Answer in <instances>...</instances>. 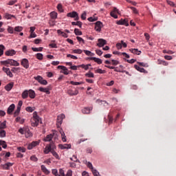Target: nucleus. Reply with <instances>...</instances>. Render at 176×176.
<instances>
[{
	"label": "nucleus",
	"instance_id": "f257e3e1",
	"mask_svg": "<svg viewBox=\"0 0 176 176\" xmlns=\"http://www.w3.org/2000/svg\"><path fill=\"white\" fill-rule=\"evenodd\" d=\"M1 64L2 65H5L6 67H9L8 65H12L14 67H19V65H20V63L17 62V60L13 59H7L6 60H1Z\"/></svg>",
	"mask_w": 176,
	"mask_h": 176
},
{
	"label": "nucleus",
	"instance_id": "f03ea898",
	"mask_svg": "<svg viewBox=\"0 0 176 176\" xmlns=\"http://www.w3.org/2000/svg\"><path fill=\"white\" fill-rule=\"evenodd\" d=\"M19 133L22 135L25 134L26 138H30V137H32V133L30 131V128L25 126L23 128H20L19 129Z\"/></svg>",
	"mask_w": 176,
	"mask_h": 176
},
{
	"label": "nucleus",
	"instance_id": "7ed1b4c3",
	"mask_svg": "<svg viewBox=\"0 0 176 176\" xmlns=\"http://www.w3.org/2000/svg\"><path fill=\"white\" fill-rule=\"evenodd\" d=\"M39 122H41V118L38 116V113L36 111H34L33 113L32 126L33 127H36L39 124Z\"/></svg>",
	"mask_w": 176,
	"mask_h": 176
},
{
	"label": "nucleus",
	"instance_id": "20e7f679",
	"mask_svg": "<svg viewBox=\"0 0 176 176\" xmlns=\"http://www.w3.org/2000/svg\"><path fill=\"white\" fill-rule=\"evenodd\" d=\"M53 149H56V146L54 145V143H51L45 146L44 153L47 155L50 152H52Z\"/></svg>",
	"mask_w": 176,
	"mask_h": 176
},
{
	"label": "nucleus",
	"instance_id": "39448f33",
	"mask_svg": "<svg viewBox=\"0 0 176 176\" xmlns=\"http://www.w3.org/2000/svg\"><path fill=\"white\" fill-rule=\"evenodd\" d=\"M21 65L25 69H28V68H30V61H28V59H27V58H23L21 60Z\"/></svg>",
	"mask_w": 176,
	"mask_h": 176
},
{
	"label": "nucleus",
	"instance_id": "423d86ee",
	"mask_svg": "<svg viewBox=\"0 0 176 176\" xmlns=\"http://www.w3.org/2000/svg\"><path fill=\"white\" fill-rule=\"evenodd\" d=\"M104 27L102 22L98 21L95 23V30L97 32H101V29Z\"/></svg>",
	"mask_w": 176,
	"mask_h": 176
},
{
	"label": "nucleus",
	"instance_id": "0eeeda50",
	"mask_svg": "<svg viewBox=\"0 0 176 176\" xmlns=\"http://www.w3.org/2000/svg\"><path fill=\"white\" fill-rule=\"evenodd\" d=\"M107 45V41L104 38H99L98 39V43L96 44V46H98V47H104Z\"/></svg>",
	"mask_w": 176,
	"mask_h": 176
},
{
	"label": "nucleus",
	"instance_id": "6e6552de",
	"mask_svg": "<svg viewBox=\"0 0 176 176\" xmlns=\"http://www.w3.org/2000/svg\"><path fill=\"white\" fill-rule=\"evenodd\" d=\"M40 143H41V140L33 141L31 144L28 145V149H29V151H31V149H32L33 148H35V146H38V145H39Z\"/></svg>",
	"mask_w": 176,
	"mask_h": 176
},
{
	"label": "nucleus",
	"instance_id": "1a4fd4ad",
	"mask_svg": "<svg viewBox=\"0 0 176 176\" xmlns=\"http://www.w3.org/2000/svg\"><path fill=\"white\" fill-rule=\"evenodd\" d=\"M116 24H118V25H126V27H129V21L122 19L118 21Z\"/></svg>",
	"mask_w": 176,
	"mask_h": 176
},
{
	"label": "nucleus",
	"instance_id": "9d476101",
	"mask_svg": "<svg viewBox=\"0 0 176 176\" xmlns=\"http://www.w3.org/2000/svg\"><path fill=\"white\" fill-rule=\"evenodd\" d=\"M14 108H16V105H14V104L10 105L7 110L8 115H12Z\"/></svg>",
	"mask_w": 176,
	"mask_h": 176
},
{
	"label": "nucleus",
	"instance_id": "9b49d317",
	"mask_svg": "<svg viewBox=\"0 0 176 176\" xmlns=\"http://www.w3.org/2000/svg\"><path fill=\"white\" fill-rule=\"evenodd\" d=\"M3 72H6V75H8V76H10V78H13V74L12 73V72H10V69L3 67Z\"/></svg>",
	"mask_w": 176,
	"mask_h": 176
},
{
	"label": "nucleus",
	"instance_id": "f8f14e48",
	"mask_svg": "<svg viewBox=\"0 0 176 176\" xmlns=\"http://www.w3.org/2000/svg\"><path fill=\"white\" fill-rule=\"evenodd\" d=\"M58 69H60L63 71V72H62V73L64 74V75H68V74H69L68 72V69L65 66L59 65V66H58Z\"/></svg>",
	"mask_w": 176,
	"mask_h": 176
},
{
	"label": "nucleus",
	"instance_id": "ddd939ff",
	"mask_svg": "<svg viewBox=\"0 0 176 176\" xmlns=\"http://www.w3.org/2000/svg\"><path fill=\"white\" fill-rule=\"evenodd\" d=\"M39 91H42L43 93H46V94H50V89L49 87L44 88V87H39L38 88Z\"/></svg>",
	"mask_w": 176,
	"mask_h": 176
},
{
	"label": "nucleus",
	"instance_id": "4468645a",
	"mask_svg": "<svg viewBox=\"0 0 176 176\" xmlns=\"http://www.w3.org/2000/svg\"><path fill=\"white\" fill-rule=\"evenodd\" d=\"M64 119H65V115L60 114L57 117V122L59 123V124H61V123H63V120Z\"/></svg>",
	"mask_w": 176,
	"mask_h": 176
},
{
	"label": "nucleus",
	"instance_id": "2eb2a0df",
	"mask_svg": "<svg viewBox=\"0 0 176 176\" xmlns=\"http://www.w3.org/2000/svg\"><path fill=\"white\" fill-rule=\"evenodd\" d=\"M6 56H14L16 51L14 50H9L5 52Z\"/></svg>",
	"mask_w": 176,
	"mask_h": 176
},
{
	"label": "nucleus",
	"instance_id": "dca6fc26",
	"mask_svg": "<svg viewBox=\"0 0 176 176\" xmlns=\"http://www.w3.org/2000/svg\"><path fill=\"white\" fill-rule=\"evenodd\" d=\"M59 148H60V149H71V144H59L58 145Z\"/></svg>",
	"mask_w": 176,
	"mask_h": 176
},
{
	"label": "nucleus",
	"instance_id": "f3484780",
	"mask_svg": "<svg viewBox=\"0 0 176 176\" xmlns=\"http://www.w3.org/2000/svg\"><path fill=\"white\" fill-rule=\"evenodd\" d=\"M90 111H93V107H85L82 109V113H86V114L90 113Z\"/></svg>",
	"mask_w": 176,
	"mask_h": 176
},
{
	"label": "nucleus",
	"instance_id": "a211bd4d",
	"mask_svg": "<svg viewBox=\"0 0 176 176\" xmlns=\"http://www.w3.org/2000/svg\"><path fill=\"white\" fill-rule=\"evenodd\" d=\"M14 83L13 82H10L8 83L6 87H5V89L7 91H10V90H12V89H13V86H14Z\"/></svg>",
	"mask_w": 176,
	"mask_h": 176
},
{
	"label": "nucleus",
	"instance_id": "6ab92c4d",
	"mask_svg": "<svg viewBox=\"0 0 176 176\" xmlns=\"http://www.w3.org/2000/svg\"><path fill=\"white\" fill-rule=\"evenodd\" d=\"M78 16V12L73 11L72 12H69L67 14V17H71L72 19H74V17H76Z\"/></svg>",
	"mask_w": 176,
	"mask_h": 176
},
{
	"label": "nucleus",
	"instance_id": "aec40b11",
	"mask_svg": "<svg viewBox=\"0 0 176 176\" xmlns=\"http://www.w3.org/2000/svg\"><path fill=\"white\" fill-rule=\"evenodd\" d=\"M67 94H69V96H78V94H79V91L78 90H75L74 91L69 89L67 91Z\"/></svg>",
	"mask_w": 176,
	"mask_h": 176
},
{
	"label": "nucleus",
	"instance_id": "412c9836",
	"mask_svg": "<svg viewBox=\"0 0 176 176\" xmlns=\"http://www.w3.org/2000/svg\"><path fill=\"white\" fill-rule=\"evenodd\" d=\"M129 52L131 53H133V54H137L138 56H140L141 54V51L138 50V49H130Z\"/></svg>",
	"mask_w": 176,
	"mask_h": 176
},
{
	"label": "nucleus",
	"instance_id": "4be33fe9",
	"mask_svg": "<svg viewBox=\"0 0 176 176\" xmlns=\"http://www.w3.org/2000/svg\"><path fill=\"white\" fill-rule=\"evenodd\" d=\"M89 67H91V64H82L78 66V68H83V69H85V71H87V69H89Z\"/></svg>",
	"mask_w": 176,
	"mask_h": 176
},
{
	"label": "nucleus",
	"instance_id": "5701e85b",
	"mask_svg": "<svg viewBox=\"0 0 176 176\" xmlns=\"http://www.w3.org/2000/svg\"><path fill=\"white\" fill-rule=\"evenodd\" d=\"M60 133L61 135L62 141L63 142H67V136H65V133H64V131H63V130H60Z\"/></svg>",
	"mask_w": 176,
	"mask_h": 176
},
{
	"label": "nucleus",
	"instance_id": "b1692460",
	"mask_svg": "<svg viewBox=\"0 0 176 176\" xmlns=\"http://www.w3.org/2000/svg\"><path fill=\"white\" fill-rule=\"evenodd\" d=\"M53 138V134H50L46 136V138L43 140L45 142H50Z\"/></svg>",
	"mask_w": 176,
	"mask_h": 176
},
{
	"label": "nucleus",
	"instance_id": "393cba45",
	"mask_svg": "<svg viewBox=\"0 0 176 176\" xmlns=\"http://www.w3.org/2000/svg\"><path fill=\"white\" fill-rule=\"evenodd\" d=\"M157 64H158L159 65H164V66L168 65V63H167V62L165 61V60H161V59H158V60H157Z\"/></svg>",
	"mask_w": 176,
	"mask_h": 176
},
{
	"label": "nucleus",
	"instance_id": "a878e982",
	"mask_svg": "<svg viewBox=\"0 0 176 176\" xmlns=\"http://www.w3.org/2000/svg\"><path fill=\"white\" fill-rule=\"evenodd\" d=\"M90 60H93L94 61H95V63H97V64H102V60L98 58H96V57H91L90 58Z\"/></svg>",
	"mask_w": 176,
	"mask_h": 176
},
{
	"label": "nucleus",
	"instance_id": "bb28decb",
	"mask_svg": "<svg viewBox=\"0 0 176 176\" xmlns=\"http://www.w3.org/2000/svg\"><path fill=\"white\" fill-rule=\"evenodd\" d=\"M41 170L43 171V173H44L45 174H50V171H49V170H47V168H46V166H45V165H41Z\"/></svg>",
	"mask_w": 176,
	"mask_h": 176
},
{
	"label": "nucleus",
	"instance_id": "cd10ccee",
	"mask_svg": "<svg viewBox=\"0 0 176 176\" xmlns=\"http://www.w3.org/2000/svg\"><path fill=\"white\" fill-rule=\"evenodd\" d=\"M12 166H13V164L12 163H10V162H8L6 164H5L3 167L4 168V170H9V168L10 167H12Z\"/></svg>",
	"mask_w": 176,
	"mask_h": 176
},
{
	"label": "nucleus",
	"instance_id": "c85d7f7f",
	"mask_svg": "<svg viewBox=\"0 0 176 176\" xmlns=\"http://www.w3.org/2000/svg\"><path fill=\"white\" fill-rule=\"evenodd\" d=\"M57 34L58 35H62V36H63V38H67L68 36V34H67V33L61 31V30H57Z\"/></svg>",
	"mask_w": 176,
	"mask_h": 176
},
{
	"label": "nucleus",
	"instance_id": "c756f323",
	"mask_svg": "<svg viewBox=\"0 0 176 176\" xmlns=\"http://www.w3.org/2000/svg\"><path fill=\"white\" fill-rule=\"evenodd\" d=\"M35 96H36L35 91H34L32 89H30L29 90V97L30 98H34Z\"/></svg>",
	"mask_w": 176,
	"mask_h": 176
},
{
	"label": "nucleus",
	"instance_id": "7c9ffc66",
	"mask_svg": "<svg viewBox=\"0 0 176 176\" xmlns=\"http://www.w3.org/2000/svg\"><path fill=\"white\" fill-rule=\"evenodd\" d=\"M134 68H135L137 71H139V72H145V69L140 67L138 65H135Z\"/></svg>",
	"mask_w": 176,
	"mask_h": 176
},
{
	"label": "nucleus",
	"instance_id": "2f4dec72",
	"mask_svg": "<svg viewBox=\"0 0 176 176\" xmlns=\"http://www.w3.org/2000/svg\"><path fill=\"white\" fill-rule=\"evenodd\" d=\"M20 111H21V109H20V107H16V109L14 112V118H16L20 115Z\"/></svg>",
	"mask_w": 176,
	"mask_h": 176
},
{
	"label": "nucleus",
	"instance_id": "473e14b6",
	"mask_svg": "<svg viewBox=\"0 0 176 176\" xmlns=\"http://www.w3.org/2000/svg\"><path fill=\"white\" fill-rule=\"evenodd\" d=\"M28 94H29V91L28 90H25L22 93V98L25 99L28 98Z\"/></svg>",
	"mask_w": 176,
	"mask_h": 176
},
{
	"label": "nucleus",
	"instance_id": "72a5a7b5",
	"mask_svg": "<svg viewBox=\"0 0 176 176\" xmlns=\"http://www.w3.org/2000/svg\"><path fill=\"white\" fill-rule=\"evenodd\" d=\"M21 31H23V27L21 26H16L14 29V34H16V32H21Z\"/></svg>",
	"mask_w": 176,
	"mask_h": 176
},
{
	"label": "nucleus",
	"instance_id": "f704fd0d",
	"mask_svg": "<svg viewBox=\"0 0 176 176\" xmlns=\"http://www.w3.org/2000/svg\"><path fill=\"white\" fill-rule=\"evenodd\" d=\"M6 137V131L3 129H0V138H5Z\"/></svg>",
	"mask_w": 176,
	"mask_h": 176
},
{
	"label": "nucleus",
	"instance_id": "c9c22d12",
	"mask_svg": "<svg viewBox=\"0 0 176 176\" xmlns=\"http://www.w3.org/2000/svg\"><path fill=\"white\" fill-rule=\"evenodd\" d=\"M15 122L23 124V123H24V119H21V117H16L15 119Z\"/></svg>",
	"mask_w": 176,
	"mask_h": 176
},
{
	"label": "nucleus",
	"instance_id": "e433bc0d",
	"mask_svg": "<svg viewBox=\"0 0 176 176\" xmlns=\"http://www.w3.org/2000/svg\"><path fill=\"white\" fill-rule=\"evenodd\" d=\"M88 21H91V23H93L94 21H97L98 20V17L97 16H90L87 19Z\"/></svg>",
	"mask_w": 176,
	"mask_h": 176
},
{
	"label": "nucleus",
	"instance_id": "4c0bfd02",
	"mask_svg": "<svg viewBox=\"0 0 176 176\" xmlns=\"http://www.w3.org/2000/svg\"><path fill=\"white\" fill-rule=\"evenodd\" d=\"M12 17H14V19L16 18L14 15L8 14V13L5 14V18L7 19V20H10Z\"/></svg>",
	"mask_w": 176,
	"mask_h": 176
},
{
	"label": "nucleus",
	"instance_id": "58836bf2",
	"mask_svg": "<svg viewBox=\"0 0 176 176\" xmlns=\"http://www.w3.org/2000/svg\"><path fill=\"white\" fill-rule=\"evenodd\" d=\"M83 82H74V81H71L70 85H73V86H79V85H83Z\"/></svg>",
	"mask_w": 176,
	"mask_h": 176
},
{
	"label": "nucleus",
	"instance_id": "ea45409f",
	"mask_svg": "<svg viewBox=\"0 0 176 176\" xmlns=\"http://www.w3.org/2000/svg\"><path fill=\"white\" fill-rule=\"evenodd\" d=\"M82 22L77 21V22H72V25H78L80 28H82Z\"/></svg>",
	"mask_w": 176,
	"mask_h": 176
},
{
	"label": "nucleus",
	"instance_id": "a19ab883",
	"mask_svg": "<svg viewBox=\"0 0 176 176\" xmlns=\"http://www.w3.org/2000/svg\"><path fill=\"white\" fill-rule=\"evenodd\" d=\"M51 153L53 155V156L54 157H56V159H58L59 160L60 159V157L58 156V154L57 153V152H56L54 151V149H53L52 151H51Z\"/></svg>",
	"mask_w": 176,
	"mask_h": 176
},
{
	"label": "nucleus",
	"instance_id": "79ce46f5",
	"mask_svg": "<svg viewBox=\"0 0 176 176\" xmlns=\"http://www.w3.org/2000/svg\"><path fill=\"white\" fill-rule=\"evenodd\" d=\"M6 129V121H3L0 124V130H4Z\"/></svg>",
	"mask_w": 176,
	"mask_h": 176
},
{
	"label": "nucleus",
	"instance_id": "37998d69",
	"mask_svg": "<svg viewBox=\"0 0 176 176\" xmlns=\"http://www.w3.org/2000/svg\"><path fill=\"white\" fill-rule=\"evenodd\" d=\"M50 17L53 19L54 20L57 19V12H52L50 13Z\"/></svg>",
	"mask_w": 176,
	"mask_h": 176
},
{
	"label": "nucleus",
	"instance_id": "c03bdc74",
	"mask_svg": "<svg viewBox=\"0 0 176 176\" xmlns=\"http://www.w3.org/2000/svg\"><path fill=\"white\" fill-rule=\"evenodd\" d=\"M32 50H33V52H42V50H43V47H32Z\"/></svg>",
	"mask_w": 176,
	"mask_h": 176
},
{
	"label": "nucleus",
	"instance_id": "a18cd8bd",
	"mask_svg": "<svg viewBox=\"0 0 176 176\" xmlns=\"http://www.w3.org/2000/svg\"><path fill=\"white\" fill-rule=\"evenodd\" d=\"M25 111H27V112H34V111H35V107H28L25 108Z\"/></svg>",
	"mask_w": 176,
	"mask_h": 176
},
{
	"label": "nucleus",
	"instance_id": "49530a36",
	"mask_svg": "<svg viewBox=\"0 0 176 176\" xmlns=\"http://www.w3.org/2000/svg\"><path fill=\"white\" fill-rule=\"evenodd\" d=\"M0 145H1L4 149H6V148H8V145L6 144V142H5L3 140H0Z\"/></svg>",
	"mask_w": 176,
	"mask_h": 176
},
{
	"label": "nucleus",
	"instance_id": "de8ad7c7",
	"mask_svg": "<svg viewBox=\"0 0 176 176\" xmlns=\"http://www.w3.org/2000/svg\"><path fill=\"white\" fill-rule=\"evenodd\" d=\"M8 32H9V34H14V29L12 27L8 26Z\"/></svg>",
	"mask_w": 176,
	"mask_h": 176
},
{
	"label": "nucleus",
	"instance_id": "09e8293b",
	"mask_svg": "<svg viewBox=\"0 0 176 176\" xmlns=\"http://www.w3.org/2000/svg\"><path fill=\"white\" fill-rule=\"evenodd\" d=\"M36 57L38 60H43V54L38 53L36 54Z\"/></svg>",
	"mask_w": 176,
	"mask_h": 176
},
{
	"label": "nucleus",
	"instance_id": "8fccbe9b",
	"mask_svg": "<svg viewBox=\"0 0 176 176\" xmlns=\"http://www.w3.org/2000/svg\"><path fill=\"white\" fill-rule=\"evenodd\" d=\"M91 171H92L93 175H94V176H100V173L97 170L94 168V169L91 170Z\"/></svg>",
	"mask_w": 176,
	"mask_h": 176
},
{
	"label": "nucleus",
	"instance_id": "3c124183",
	"mask_svg": "<svg viewBox=\"0 0 176 176\" xmlns=\"http://www.w3.org/2000/svg\"><path fill=\"white\" fill-rule=\"evenodd\" d=\"M96 74H106L107 71L102 70L101 69H98L95 71Z\"/></svg>",
	"mask_w": 176,
	"mask_h": 176
},
{
	"label": "nucleus",
	"instance_id": "603ef678",
	"mask_svg": "<svg viewBox=\"0 0 176 176\" xmlns=\"http://www.w3.org/2000/svg\"><path fill=\"white\" fill-rule=\"evenodd\" d=\"M3 50H5V46L3 45H0V57L3 54Z\"/></svg>",
	"mask_w": 176,
	"mask_h": 176
},
{
	"label": "nucleus",
	"instance_id": "864d4df0",
	"mask_svg": "<svg viewBox=\"0 0 176 176\" xmlns=\"http://www.w3.org/2000/svg\"><path fill=\"white\" fill-rule=\"evenodd\" d=\"M83 52L87 56H94V54L89 50H84Z\"/></svg>",
	"mask_w": 176,
	"mask_h": 176
},
{
	"label": "nucleus",
	"instance_id": "5fc2aeb1",
	"mask_svg": "<svg viewBox=\"0 0 176 176\" xmlns=\"http://www.w3.org/2000/svg\"><path fill=\"white\" fill-rule=\"evenodd\" d=\"M82 52L83 51L82 50H80V49L74 50H73V53H75L76 54H82Z\"/></svg>",
	"mask_w": 176,
	"mask_h": 176
},
{
	"label": "nucleus",
	"instance_id": "6e6d98bb",
	"mask_svg": "<svg viewBox=\"0 0 176 176\" xmlns=\"http://www.w3.org/2000/svg\"><path fill=\"white\" fill-rule=\"evenodd\" d=\"M138 64L139 65H140L141 67H144L146 68H148V67H149V65H148V63H142V62H138Z\"/></svg>",
	"mask_w": 176,
	"mask_h": 176
},
{
	"label": "nucleus",
	"instance_id": "4d7b16f0",
	"mask_svg": "<svg viewBox=\"0 0 176 176\" xmlns=\"http://www.w3.org/2000/svg\"><path fill=\"white\" fill-rule=\"evenodd\" d=\"M74 34L75 35H82V32L79 30L78 28L74 29Z\"/></svg>",
	"mask_w": 176,
	"mask_h": 176
},
{
	"label": "nucleus",
	"instance_id": "13d9d810",
	"mask_svg": "<svg viewBox=\"0 0 176 176\" xmlns=\"http://www.w3.org/2000/svg\"><path fill=\"white\" fill-rule=\"evenodd\" d=\"M85 76H87V78H94V74L89 72L85 74Z\"/></svg>",
	"mask_w": 176,
	"mask_h": 176
},
{
	"label": "nucleus",
	"instance_id": "bf43d9fd",
	"mask_svg": "<svg viewBox=\"0 0 176 176\" xmlns=\"http://www.w3.org/2000/svg\"><path fill=\"white\" fill-rule=\"evenodd\" d=\"M72 162H76V163L79 162V160H78L76 155H73L72 157L70 158Z\"/></svg>",
	"mask_w": 176,
	"mask_h": 176
},
{
	"label": "nucleus",
	"instance_id": "052dcab7",
	"mask_svg": "<svg viewBox=\"0 0 176 176\" xmlns=\"http://www.w3.org/2000/svg\"><path fill=\"white\" fill-rule=\"evenodd\" d=\"M52 173L55 176H60V175H58V170H57V169H52Z\"/></svg>",
	"mask_w": 176,
	"mask_h": 176
},
{
	"label": "nucleus",
	"instance_id": "680f3d73",
	"mask_svg": "<svg viewBox=\"0 0 176 176\" xmlns=\"http://www.w3.org/2000/svg\"><path fill=\"white\" fill-rule=\"evenodd\" d=\"M57 9H58V12H64V10H63V5H61L60 3L58 4Z\"/></svg>",
	"mask_w": 176,
	"mask_h": 176
},
{
	"label": "nucleus",
	"instance_id": "e2e57ef3",
	"mask_svg": "<svg viewBox=\"0 0 176 176\" xmlns=\"http://www.w3.org/2000/svg\"><path fill=\"white\" fill-rule=\"evenodd\" d=\"M130 9H131L133 13H134L135 14H138V10H137V8L134 7H130Z\"/></svg>",
	"mask_w": 176,
	"mask_h": 176
},
{
	"label": "nucleus",
	"instance_id": "0e129e2a",
	"mask_svg": "<svg viewBox=\"0 0 176 176\" xmlns=\"http://www.w3.org/2000/svg\"><path fill=\"white\" fill-rule=\"evenodd\" d=\"M110 16H111V17H113V19H118V15L116 14V12H113L111 11L110 12Z\"/></svg>",
	"mask_w": 176,
	"mask_h": 176
},
{
	"label": "nucleus",
	"instance_id": "69168bd1",
	"mask_svg": "<svg viewBox=\"0 0 176 176\" xmlns=\"http://www.w3.org/2000/svg\"><path fill=\"white\" fill-rule=\"evenodd\" d=\"M30 160H32V162H38V158L35 155H32L30 157Z\"/></svg>",
	"mask_w": 176,
	"mask_h": 176
},
{
	"label": "nucleus",
	"instance_id": "338daca9",
	"mask_svg": "<svg viewBox=\"0 0 176 176\" xmlns=\"http://www.w3.org/2000/svg\"><path fill=\"white\" fill-rule=\"evenodd\" d=\"M20 70V67H12L11 69L12 72H13L14 74H16V72H17V71Z\"/></svg>",
	"mask_w": 176,
	"mask_h": 176
},
{
	"label": "nucleus",
	"instance_id": "774afa93",
	"mask_svg": "<svg viewBox=\"0 0 176 176\" xmlns=\"http://www.w3.org/2000/svg\"><path fill=\"white\" fill-rule=\"evenodd\" d=\"M119 64V61L116 60H111V65H118Z\"/></svg>",
	"mask_w": 176,
	"mask_h": 176
}]
</instances>
